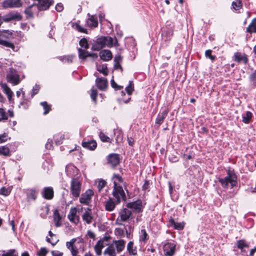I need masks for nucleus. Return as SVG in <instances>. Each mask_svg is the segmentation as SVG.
I'll list each match as a JSON object with an SVG mask.
<instances>
[{"instance_id":"nucleus-22","label":"nucleus","mask_w":256,"mask_h":256,"mask_svg":"<svg viewBox=\"0 0 256 256\" xmlns=\"http://www.w3.org/2000/svg\"><path fill=\"white\" fill-rule=\"evenodd\" d=\"M76 241H70L66 242V246L70 250L73 256H76L78 253V248L76 246Z\"/></svg>"},{"instance_id":"nucleus-61","label":"nucleus","mask_w":256,"mask_h":256,"mask_svg":"<svg viewBox=\"0 0 256 256\" xmlns=\"http://www.w3.org/2000/svg\"><path fill=\"white\" fill-rule=\"evenodd\" d=\"M121 60V57L120 56H116L114 58V62H116V64H115V66H117V65H118V66L120 69H122V66L120 65L119 64V62Z\"/></svg>"},{"instance_id":"nucleus-39","label":"nucleus","mask_w":256,"mask_h":256,"mask_svg":"<svg viewBox=\"0 0 256 256\" xmlns=\"http://www.w3.org/2000/svg\"><path fill=\"white\" fill-rule=\"evenodd\" d=\"M40 105L43 107V108L44 110V114H48L51 110V106L48 104L46 102H40Z\"/></svg>"},{"instance_id":"nucleus-23","label":"nucleus","mask_w":256,"mask_h":256,"mask_svg":"<svg viewBox=\"0 0 256 256\" xmlns=\"http://www.w3.org/2000/svg\"><path fill=\"white\" fill-rule=\"evenodd\" d=\"M128 207L134 210L136 212H140L142 209V204L140 201H136L128 204Z\"/></svg>"},{"instance_id":"nucleus-16","label":"nucleus","mask_w":256,"mask_h":256,"mask_svg":"<svg viewBox=\"0 0 256 256\" xmlns=\"http://www.w3.org/2000/svg\"><path fill=\"white\" fill-rule=\"evenodd\" d=\"M76 208H72L70 210V214L68 216L69 220L75 224H77L79 222V216L76 214Z\"/></svg>"},{"instance_id":"nucleus-8","label":"nucleus","mask_w":256,"mask_h":256,"mask_svg":"<svg viewBox=\"0 0 256 256\" xmlns=\"http://www.w3.org/2000/svg\"><path fill=\"white\" fill-rule=\"evenodd\" d=\"M22 0H4L2 4L4 8H18L22 6Z\"/></svg>"},{"instance_id":"nucleus-18","label":"nucleus","mask_w":256,"mask_h":256,"mask_svg":"<svg viewBox=\"0 0 256 256\" xmlns=\"http://www.w3.org/2000/svg\"><path fill=\"white\" fill-rule=\"evenodd\" d=\"M82 146L89 150H94L97 146L96 142L94 140H84L82 142Z\"/></svg>"},{"instance_id":"nucleus-45","label":"nucleus","mask_w":256,"mask_h":256,"mask_svg":"<svg viewBox=\"0 0 256 256\" xmlns=\"http://www.w3.org/2000/svg\"><path fill=\"white\" fill-rule=\"evenodd\" d=\"M99 136L102 141L103 142H110V138L106 136L104 132H100L99 134Z\"/></svg>"},{"instance_id":"nucleus-56","label":"nucleus","mask_w":256,"mask_h":256,"mask_svg":"<svg viewBox=\"0 0 256 256\" xmlns=\"http://www.w3.org/2000/svg\"><path fill=\"white\" fill-rule=\"evenodd\" d=\"M8 138V136L6 133L0 134V144L6 142Z\"/></svg>"},{"instance_id":"nucleus-20","label":"nucleus","mask_w":256,"mask_h":256,"mask_svg":"<svg viewBox=\"0 0 256 256\" xmlns=\"http://www.w3.org/2000/svg\"><path fill=\"white\" fill-rule=\"evenodd\" d=\"M116 204V201L114 202L112 198H110L104 203L105 209L107 211L111 212L114 209Z\"/></svg>"},{"instance_id":"nucleus-64","label":"nucleus","mask_w":256,"mask_h":256,"mask_svg":"<svg viewBox=\"0 0 256 256\" xmlns=\"http://www.w3.org/2000/svg\"><path fill=\"white\" fill-rule=\"evenodd\" d=\"M52 256H62L63 253L58 250H54L52 252Z\"/></svg>"},{"instance_id":"nucleus-6","label":"nucleus","mask_w":256,"mask_h":256,"mask_svg":"<svg viewBox=\"0 0 256 256\" xmlns=\"http://www.w3.org/2000/svg\"><path fill=\"white\" fill-rule=\"evenodd\" d=\"M6 79L8 82L14 85L18 84L21 81L20 76L14 69L10 68L6 76Z\"/></svg>"},{"instance_id":"nucleus-54","label":"nucleus","mask_w":256,"mask_h":256,"mask_svg":"<svg viewBox=\"0 0 256 256\" xmlns=\"http://www.w3.org/2000/svg\"><path fill=\"white\" fill-rule=\"evenodd\" d=\"M97 96V90L96 89L92 88L91 90V94H90V97L92 100L96 102V98Z\"/></svg>"},{"instance_id":"nucleus-33","label":"nucleus","mask_w":256,"mask_h":256,"mask_svg":"<svg viewBox=\"0 0 256 256\" xmlns=\"http://www.w3.org/2000/svg\"><path fill=\"white\" fill-rule=\"evenodd\" d=\"M49 210L50 208L48 205L46 204L44 206H42L40 208V216L43 218H46L49 213Z\"/></svg>"},{"instance_id":"nucleus-32","label":"nucleus","mask_w":256,"mask_h":256,"mask_svg":"<svg viewBox=\"0 0 256 256\" xmlns=\"http://www.w3.org/2000/svg\"><path fill=\"white\" fill-rule=\"evenodd\" d=\"M103 242L104 241H98V242L94 246V250L98 256L102 254V250L104 247Z\"/></svg>"},{"instance_id":"nucleus-55","label":"nucleus","mask_w":256,"mask_h":256,"mask_svg":"<svg viewBox=\"0 0 256 256\" xmlns=\"http://www.w3.org/2000/svg\"><path fill=\"white\" fill-rule=\"evenodd\" d=\"M48 252V250H46V248H42L38 252V256H46Z\"/></svg>"},{"instance_id":"nucleus-46","label":"nucleus","mask_w":256,"mask_h":256,"mask_svg":"<svg viewBox=\"0 0 256 256\" xmlns=\"http://www.w3.org/2000/svg\"><path fill=\"white\" fill-rule=\"evenodd\" d=\"M237 246L242 251H245V248H248V246L244 243V241H238Z\"/></svg>"},{"instance_id":"nucleus-40","label":"nucleus","mask_w":256,"mask_h":256,"mask_svg":"<svg viewBox=\"0 0 256 256\" xmlns=\"http://www.w3.org/2000/svg\"><path fill=\"white\" fill-rule=\"evenodd\" d=\"M1 256H18V253L14 250H10L7 252L3 251Z\"/></svg>"},{"instance_id":"nucleus-35","label":"nucleus","mask_w":256,"mask_h":256,"mask_svg":"<svg viewBox=\"0 0 256 256\" xmlns=\"http://www.w3.org/2000/svg\"><path fill=\"white\" fill-rule=\"evenodd\" d=\"M128 250L130 254L136 255L137 253L136 247L134 246V243L132 241H130L128 244Z\"/></svg>"},{"instance_id":"nucleus-36","label":"nucleus","mask_w":256,"mask_h":256,"mask_svg":"<svg viewBox=\"0 0 256 256\" xmlns=\"http://www.w3.org/2000/svg\"><path fill=\"white\" fill-rule=\"evenodd\" d=\"M106 184V182L102 179H98L96 180V184H97V187L99 192H100L102 189L105 187Z\"/></svg>"},{"instance_id":"nucleus-7","label":"nucleus","mask_w":256,"mask_h":256,"mask_svg":"<svg viewBox=\"0 0 256 256\" xmlns=\"http://www.w3.org/2000/svg\"><path fill=\"white\" fill-rule=\"evenodd\" d=\"M94 194V192L92 190H87L84 193L82 194L80 198V202L82 204L88 205L91 202L92 198Z\"/></svg>"},{"instance_id":"nucleus-2","label":"nucleus","mask_w":256,"mask_h":256,"mask_svg":"<svg viewBox=\"0 0 256 256\" xmlns=\"http://www.w3.org/2000/svg\"><path fill=\"white\" fill-rule=\"evenodd\" d=\"M114 40L110 36H102L96 40L92 46L94 50H100L106 46L111 48L114 46Z\"/></svg>"},{"instance_id":"nucleus-17","label":"nucleus","mask_w":256,"mask_h":256,"mask_svg":"<svg viewBox=\"0 0 256 256\" xmlns=\"http://www.w3.org/2000/svg\"><path fill=\"white\" fill-rule=\"evenodd\" d=\"M234 60L238 63L243 62L246 64L248 62V58L245 54L237 52L234 54Z\"/></svg>"},{"instance_id":"nucleus-59","label":"nucleus","mask_w":256,"mask_h":256,"mask_svg":"<svg viewBox=\"0 0 256 256\" xmlns=\"http://www.w3.org/2000/svg\"><path fill=\"white\" fill-rule=\"evenodd\" d=\"M40 86L36 84L33 88L32 96H33L35 94H37L40 90Z\"/></svg>"},{"instance_id":"nucleus-24","label":"nucleus","mask_w":256,"mask_h":256,"mask_svg":"<svg viewBox=\"0 0 256 256\" xmlns=\"http://www.w3.org/2000/svg\"><path fill=\"white\" fill-rule=\"evenodd\" d=\"M112 181L113 182L114 186H122L121 184L123 183V178L118 174H114L112 177Z\"/></svg>"},{"instance_id":"nucleus-5","label":"nucleus","mask_w":256,"mask_h":256,"mask_svg":"<svg viewBox=\"0 0 256 256\" xmlns=\"http://www.w3.org/2000/svg\"><path fill=\"white\" fill-rule=\"evenodd\" d=\"M112 196L116 200V204H120L122 200L125 201L126 197L122 186H114Z\"/></svg>"},{"instance_id":"nucleus-26","label":"nucleus","mask_w":256,"mask_h":256,"mask_svg":"<svg viewBox=\"0 0 256 256\" xmlns=\"http://www.w3.org/2000/svg\"><path fill=\"white\" fill-rule=\"evenodd\" d=\"M2 88L3 92L7 95L8 100H10L12 97L13 92L6 84H2Z\"/></svg>"},{"instance_id":"nucleus-12","label":"nucleus","mask_w":256,"mask_h":256,"mask_svg":"<svg viewBox=\"0 0 256 256\" xmlns=\"http://www.w3.org/2000/svg\"><path fill=\"white\" fill-rule=\"evenodd\" d=\"M108 161L112 166H116L120 163L119 155L116 154H110L108 157Z\"/></svg>"},{"instance_id":"nucleus-52","label":"nucleus","mask_w":256,"mask_h":256,"mask_svg":"<svg viewBox=\"0 0 256 256\" xmlns=\"http://www.w3.org/2000/svg\"><path fill=\"white\" fill-rule=\"evenodd\" d=\"M8 119V116L3 108H0V121Z\"/></svg>"},{"instance_id":"nucleus-63","label":"nucleus","mask_w":256,"mask_h":256,"mask_svg":"<svg viewBox=\"0 0 256 256\" xmlns=\"http://www.w3.org/2000/svg\"><path fill=\"white\" fill-rule=\"evenodd\" d=\"M63 8V6L61 3L58 4L56 6V10L58 12H62Z\"/></svg>"},{"instance_id":"nucleus-42","label":"nucleus","mask_w":256,"mask_h":256,"mask_svg":"<svg viewBox=\"0 0 256 256\" xmlns=\"http://www.w3.org/2000/svg\"><path fill=\"white\" fill-rule=\"evenodd\" d=\"M232 8L236 10H239L242 7L240 0H235L232 2Z\"/></svg>"},{"instance_id":"nucleus-30","label":"nucleus","mask_w":256,"mask_h":256,"mask_svg":"<svg viewBox=\"0 0 256 256\" xmlns=\"http://www.w3.org/2000/svg\"><path fill=\"white\" fill-rule=\"evenodd\" d=\"M246 32L250 34L256 32V18L252 20L248 26L246 28Z\"/></svg>"},{"instance_id":"nucleus-57","label":"nucleus","mask_w":256,"mask_h":256,"mask_svg":"<svg viewBox=\"0 0 256 256\" xmlns=\"http://www.w3.org/2000/svg\"><path fill=\"white\" fill-rule=\"evenodd\" d=\"M86 238H90L94 240L95 238V234L92 231L89 230L87 232Z\"/></svg>"},{"instance_id":"nucleus-10","label":"nucleus","mask_w":256,"mask_h":256,"mask_svg":"<svg viewBox=\"0 0 256 256\" xmlns=\"http://www.w3.org/2000/svg\"><path fill=\"white\" fill-rule=\"evenodd\" d=\"M176 244L172 242H168L164 246V254L166 256H172L174 253Z\"/></svg>"},{"instance_id":"nucleus-25","label":"nucleus","mask_w":256,"mask_h":256,"mask_svg":"<svg viewBox=\"0 0 256 256\" xmlns=\"http://www.w3.org/2000/svg\"><path fill=\"white\" fill-rule=\"evenodd\" d=\"M104 256H116L114 246V244L109 246L104 252Z\"/></svg>"},{"instance_id":"nucleus-9","label":"nucleus","mask_w":256,"mask_h":256,"mask_svg":"<svg viewBox=\"0 0 256 256\" xmlns=\"http://www.w3.org/2000/svg\"><path fill=\"white\" fill-rule=\"evenodd\" d=\"M22 18V16L18 12H10L4 15L2 17L4 22H8L12 20L20 21Z\"/></svg>"},{"instance_id":"nucleus-13","label":"nucleus","mask_w":256,"mask_h":256,"mask_svg":"<svg viewBox=\"0 0 256 256\" xmlns=\"http://www.w3.org/2000/svg\"><path fill=\"white\" fill-rule=\"evenodd\" d=\"M96 83L98 88L100 90H105L108 86V82L106 78H98L96 80Z\"/></svg>"},{"instance_id":"nucleus-19","label":"nucleus","mask_w":256,"mask_h":256,"mask_svg":"<svg viewBox=\"0 0 256 256\" xmlns=\"http://www.w3.org/2000/svg\"><path fill=\"white\" fill-rule=\"evenodd\" d=\"M100 56L104 61L110 60L112 58V54L110 50H102L100 52Z\"/></svg>"},{"instance_id":"nucleus-62","label":"nucleus","mask_w":256,"mask_h":256,"mask_svg":"<svg viewBox=\"0 0 256 256\" xmlns=\"http://www.w3.org/2000/svg\"><path fill=\"white\" fill-rule=\"evenodd\" d=\"M76 28L80 32L86 33V30L85 28H82L80 26V25H79L78 24H76Z\"/></svg>"},{"instance_id":"nucleus-15","label":"nucleus","mask_w":256,"mask_h":256,"mask_svg":"<svg viewBox=\"0 0 256 256\" xmlns=\"http://www.w3.org/2000/svg\"><path fill=\"white\" fill-rule=\"evenodd\" d=\"M82 220L88 224L92 223L93 220L92 210L88 208L86 209L82 215Z\"/></svg>"},{"instance_id":"nucleus-1","label":"nucleus","mask_w":256,"mask_h":256,"mask_svg":"<svg viewBox=\"0 0 256 256\" xmlns=\"http://www.w3.org/2000/svg\"><path fill=\"white\" fill-rule=\"evenodd\" d=\"M227 174V176L224 178H218V182L223 188H232L237 184V177L236 174L230 170H228Z\"/></svg>"},{"instance_id":"nucleus-41","label":"nucleus","mask_w":256,"mask_h":256,"mask_svg":"<svg viewBox=\"0 0 256 256\" xmlns=\"http://www.w3.org/2000/svg\"><path fill=\"white\" fill-rule=\"evenodd\" d=\"M0 44L5 46L7 48H10L14 50L15 48L13 44L10 42L6 40H4L0 38Z\"/></svg>"},{"instance_id":"nucleus-4","label":"nucleus","mask_w":256,"mask_h":256,"mask_svg":"<svg viewBox=\"0 0 256 256\" xmlns=\"http://www.w3.org/2000/svg\"><path fill=\"white\" fill-rule=\"evenodd\" d=\"M132 212L126 208H123L119 212V216L116 218L115 224L116 225H122V222H129L130 219Z\"/></svg>"},{"instance_id":"nucleus-11","label":"nucleus","mask_w":256,"mask_h":256,"mask_svg":"<svg viewBox=\"0 0 256 256\" xmlns=\"http://www.w3.org/2000/svg\"><path fill=\"white\" fill-rule=\"evenodd\" d=\"M42 195L46 200H52L54 196L53 188L50 186L44 187L42 192Z\"/></svg>"},{"instance_id":"nucleus-21","label":"nucleus","mask_w":256,"mask_h":256,"mask_svg":"<svg viewBox=\"0 0 256 256\" xmlns=\"http://www.w3.org/2000/svg\"><path fill=\"white\" fill-rule=\"evenodd\" d=\"M168 112V110H164L160 112L158 114L156 118V124H158V126H160L161 124H162L164 122V118L167 116Z\"/></svg>"},{"instance_id":"nucleus-58","label":"nucleus","mask_w":256,"mask_h":256,"mask_svg":"<svg viewBox=\"0 0 256 256\" xmlns=\"http://www.w3.org/2000/svg\"><path fill=\"white\" fill-rule=\"evenodd\" d=\"M72 59H73L72 56H65L63 58L62 61L64 62L71 63L72 62Z\"/></svg>"},{"instance_id":"nucleus-37","label":"nucleus","mask_w":256,"mask_h":256,"mask_svg":"<svg viewBox=\"0 0 256 256\" xmlns=\"http://www.w3.org/2000/svg\"><path fill=\"white\" fill-rule=\"evenodd\" d=\"M87 24L90 27H96L98 25V22L96 18H95L94 16H92L87 20Z\"/></svg>"},{"instance_id":"nucleus-48","label":"nucleus","mask_w":256,"mask_h":256,"mask_svg":"<svg viewBox=\"0 0 256 256\" xmlns=\"http://www.w3.org/2000/svg\"><path fill=\"white\" fill-rule=\"evenodd\" d=\"M10 190L9 188L6 187H2L0 189V194L4 196H8L10 194Z\"/></svg>"},{"instance_id":"nucleus-43","label":"nucleus","mask_w":256,"mask_h":256,"mask_svg":"<svg viewBox=\"0 0 256 256\" xmlns=\"http://www.w3.org/2000/svg\"><path fill=\"white\" fill-rule=\"evenodd\" d=\"M114 234L120 238H124L125 232L124 229L121 228H116L114 230Z\"/></svg>"},{"instance_id":"nucleus-31","label":"nucleus","mask_w":256,"mask_h":256,"mask_svg":"<svg viewBox=\"0 0 256 256\" xmlns=\"http://www.w3.org/2000/svg\"><path fill=\"white\" fill-rule=\"evenodd\" d=\"M0 155L6 157L10 156L11 153L8 147L6 146H0Z\"/></svg>"},{"instance_id":"nucleus-50","label":"nucleus","mask_w":256,"mask_h":256,"mask_svg":"<svg viewBox=\"0 0 256 256\" xmlns=\"http://www.w3.org/2000/svg\"><path fill=\"white\" fill-rule=\"evenodd\" d=\"M79 44L80 46L84 48L85 50H86L88 48V44L86 38L81 39L80 41Z\"/></svg>"},{"instance_id":"nucleus-14","label":"nucleus","mask_w":256,"mask_h":256,"mask_svg":"<svg viewBox=\"0 0 256 256\" xmlns=\"http://www.w3.org/2000/svg\"><path fill=\"white\" fill-rule=\"evenodd\" d=\"M53 218L54 226L56 227H60L62 225V216H60L58 210L56 209L54 210Z\"/></svg>"},{"instance_id":"nucleus-60","label":"nucleus","mask_w":256,"mask_h":256,"mask_svg":"<svg viewBox=\"0 0 256 256\" xmlns=\"http://www.w3.org/2000/svg\"><path fill=\"white\" fill-rule=\"evenodd\" d=\"M250 80L254 84H256V70L250 75Z\"/></svg>"},{"instance_id":"nucleus-53","label":"nucleus","mask_w":256,"mask_h":256,"mask_svg":"<svg viewBox=\"0 0 256 256\" xmlns=\"http://www.w3.org/2000/svg\"><path fill=\"white\" fill-rule=\"evenodd\" d=\"M2 37L10 39L12 37V32L8 30H3Z\"/></svg>"},{"instance_id":"nucleus-38","label":"nucleus","mask_w":256,"mask_h":256,"mask_svg":"<svg viewBox=\"0 0 256 256\" xmlns=\"http://www.w3.org/2000/svg\"><path fill=\"white\" fill-rule=\"evenodd\" d=\"M252 117V114L250 112H246V114L242 115V122L245 124H248Z\"/></svg>"},{"instance_id":"nucleus-28","label":"nucleus","mask_w":256,"mask_h":256,"mask_svg":"<svg viewBox=\"0 0 256 256\" xmlns=\"http://www.w3.org/2000/svg\"><path fill=\"white\" fill-rule=\"evenodd\" d=\"M78 51L79 58L82 60H84L87 57L92 56L95 55V54H90L88 51H86V50L78 48Z\"/></svg>"},{"instance_id":"nucleus-29","label":"nucleus","mask_w":256,"mask_h":256,"mask_svg":"<svg viewBox=\"0 0 256 256\" xmlns=\"http://www.w3.org/2000/svg\"><path fill=\"white\" fill-rule=\"evenodd\" d=\"M170 224L171 226H174L175 229L178 230H181L183 229L184 226V222H176L173 219L170 220Z\"/></svg>"},{"instance_id":"nucleus-49","label":"nucleus","mask_w":256,"mask_h":256,"mask_svg":"<svg viewBox=\"0 0 256 256\" xmlns=\"http://www.w3.org/2000/svg\"><path fill=\"white\" fill-rule=\"evenodd\" d=\"M98 70L105 76L107 75L108 73V68L106 66L104 65H102L101 67H98Z\"/></svg>"},{"instance_id":"nucleus-34","label":"nucleus","mask_w":256,"mask_h":256,"mask_svg":"<svg viewBox=\"0 0 256 256\" xmlns=\"http://www.w3.org/2000/svg\"><path fill=\"white\" fill-rule=\"evenodd\" d=\"M114 248H116L118 252L122 251L124 248V241H114Z\"/></svg>"},{"instance_id":"nucleus-47","label":"nucleus","mask_w":256,"mask_h":256,"mask_svg":"<svg viewBox=\"0 0 256 256\" xmlns=\"http://www.w3.org/2000/svg\"><path fill=\"white\" fill-rule=\"evenodd\" d=\"M148 238V236L145 229H142L140 232V240H146Z\"/></svg>"},{"instance_id":"nucleus-51","label":"nucleus","mask_w":256,"mask_h":256,"mask_svg":"<svg viewBox=\"0 0 256 256\" xmlns=\"http://www.w3.org/2000/svg\"><path fill=\"white\" fill-rule=\"evenodd\" d=\"M123 134L120 130H118L117 132V135L116 136V140L117 143L122 142L123 140Z\"/></svg>"},{"instance_id":"nucleus-27","label":"nucleus","mask_w":256,"mask_h":256,"mask_svg":"<svg viewBox=\"0 0 256 256\" xmlns=\"http://www.w3.org/2000/svg\"><path fill=\"white\" fill-rule=\"evenodd\" d=\"M38 192L34 190H28L27 192V199L28 201L35 200L36 198Z\"/></svg>"},{"instance_id":"nucleus-44","label":"nucleus","mask_w":256,"mask_h":256,"mask_svg":"<svg viewBox=\"0 0 256 256\" xmlns=\"http://www.w3.org/2000/svg\"><path fill=\"white\" fill-rule=\"evenodd\" d=\"M212 50H206L205 52V56L210 58L212 62H214L216 58V56H215L212 54Z\"/></svg>"},{"instance_id":"nucleus-3","label":"nucleus","mask_w":256,"mask_h":256,"mask_svg":"<svg viewBox=\"0 0 256 256\" xmlns=\"http://www.w3.org/2000/svg\"><path fill=\"white\" fill-rule=\"evenodd\" d=\"M82 189V183L78 178H73L70 182V192L73 197H79Z\"/></svg>"}]
</instances>
